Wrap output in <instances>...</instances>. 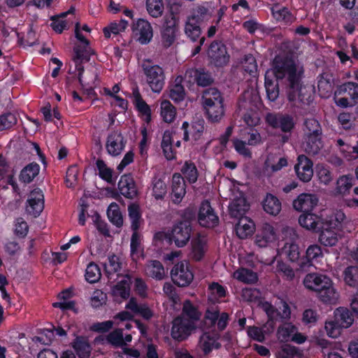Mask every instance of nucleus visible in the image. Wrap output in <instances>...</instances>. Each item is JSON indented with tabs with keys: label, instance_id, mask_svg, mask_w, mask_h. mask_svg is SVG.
I'll list each match as a JSON object with an SVG mask.
<instances>
[{
	"label": "nucleus",
	"instance_id": "obj_1",
	"mask_svg": "<svg viewBox=\"0 0 358 358\" xmlns=\"http://www.w3.org/2000/svg\"><path fill=\"white\" fill-rule=\"evenodd\" d=\"M82 31L90 33V29L86 24L80 27L77 23L75 28L76 37L84 45V47L81 48L80 46H78L75 48V55L73 59V63L69 66L66 80L69 87H81L87 90H93L96 87L94 84L96 75H90L88 72L83 75L84 69L83 63L89 60L90 55L92 54V51L88 45V41L83 35Z\"/></svg>",
	"mask_w": 358,
	"mask_h": 358
},
{
	"label": "nucleus",
	"instance_id": "obj_2",
	"mask_svg": "<svg viewBox=\"0 0 358 358\" xmlns=\"http://www.w3.org/2000/svg\"><path fill=\"white\" fill-rule=\"evenodd\" d=\"M303 73V66L292 60H283L276 57L273 62L272 68L265 74V87L266 90L278 89L279 82L286 78L291 88L298 87Z\"/></svg>",
	"mask_w": 358,
	"mask_h": 358
},
{
	"label": "nucleus",
	"instance_id": "obj_3",
	"mask_svg": "<svg viewBox=\"0 0 358 358\" xmlns=\"http://www.w3.org/2000/svg\"><path fill=\"white\" fill-rule=\"evenodd\" d=\"M199 317V313L189 301L183 306V315L176 318L173 322L171 336L174 339L184 340L196 327L194 320Z\"/></svg>",
	"mask_w": 358,
	"mask_h": 358
},
{
	"label": "nucleus",
	"instance_id": "obj_4",
	"mask_svg": "<svg viewBox=\"0 0 358 358\" xmlns=\"http://www.w3.org/2000/svg\"><path fill=\"white\" fill-rule=\"evenodd\" d=\"M345 220L343 212L339 210L331 215L321 227L319 241L324 246H334L342 238L343 224Z\"/></svg>",
	"mask_w": 358,
	"mask_h": 358
},
{
	"label": "nucleus",
	"instance_id": "obj_5",
	"mask_svg": "<svg viewBox=\"0 0 358 358\" xmlns=\"http://www.w3.org/2000/svg\"><path fill=\"white\" fill-rule=\"evenodd\" d=\"M238 106L246 110L243 118L247 125L255 127L259 123L260 113L258 108L261 106V101L257 91H244Z\"/></svg>",
	"mask_w": 358,
	"mask_h": 358
},
{
	"label": "nucleus",
	"instance_id": "obj_6",
	"mask_svg": "<svg viewBox=\"0 0 358 358\" xmlns=\"http://www.w3.org/2000/svg\"><path fill=\"white\" fill-rule=\"evenodd\" d=\"M224 99L220 91H203L202 105L208 119L219 122L224 115Z\"/></svg>",
	"mask_w": 358,
	"mask_h": 358
},
{
	"label": "nucleus",
	"instance_id": "obj_7",
	"mask_svg": "<svg viewBox=\"0 0 358 358\" xmlns=\"http://www.w3.org/2000/svg\"><path fill=\"white\" fill-rule=\"evenodd\" d=\"M282 235L283 238L287 240L281 250L282 254L292 262H299L298 264L301 268L305 267L306 262L300 259L299 248L295 243L298 238L296 230L292 227H284L282 229Z\"/></svg>",
	"mask_w": 358,
	"mask_h": 358
},
{
	"label": "nucleus",
	"instance_id": "obj_8",
	"mask_svg": "<svg viewBox=\"0 0 358 358\" xmlns=\"http://www.w3.org/2000/svg\"><path fill=\"white\" fill-rule=\"evenodd\" d=\"M178 17L173 13L167 15L162 31V41L165 47H169L174 42L178 31Z\"/></svg>",
	"mask_w": 358,
	"mask_h": 358
},
{
	"label": "nucleus",
	"instance_id": "obj_9",
	"mask_svg": "<svg viewBox=\"0 0 358 358\" xmlns=\"http://www.w3.org/2000/svg\"><path fill=\"white\" fill-rule=\"evenodd\" d=\"M275 307H273L270 303L265 301L261 304L262 308L266 312L270 321L277 320L278 317L282 319H289L291 310L289 305L283 300L279 299L275 302Z\"/></svg>",
	"mask_w": 358,
	"mask_h": 358
},
{
	"label": "nucleus",
	"instance_id": "obj_10",
	"mask_svg": "<svg viewBox=\"0 0 358 358\" xmlns=\"http://www.w3.org/2000/svg\"><path fill=\"white\" fill-rule=\"evenodd\" d=\"M171 275L174 283L181 287L189 285L194 278L189 263L187 262H181L176 264L171 271Z\"/></svg>",
	"mask_w": 358,
	"mask_h": 358
},
{
	"label": "nucleus",
	"instance_id": "obj_11",
	"mask_svg": "<svg viewBox=\"0 0 358 358\" xmlns=\"http://www.w3.org/2000/svg\"><path fill=\"white\" fill-rule=\"evenodd\" d=\"M132 34L141 44L148 43L152 36L153 30L150 23L144 19H138L132 24Z\"/></svg>",
	"mask_w": 358,
	"mask_h": 358
},
{
	"label": "nucleus",
	"instance_id": "obj_12",
	"mask_svg": "<svg viewBox=\"0 0 358 358\" xmlns=\"http://www.w3.org/2000/svg\"><path fill=\"white\" fill-rule=\"evenodd\" d=\"M277 229L278 224H275V227L268 223L262 224L255 236L256 245L260 248H265L276 241L278 239Z\"/></svg>",
	"mask_w": 358,
	"mask_h": 358
},
{
	"label": "nucleus",
	"instance_id": "obj_13",
	"mask_svg": "<svg viewBox=\"0 0 358 358\" xmlns=\"http://www.w3.org/2000/svg\"><path fill=\"white\" fill-rule=\"evenodd\" d=\"M146 80L152 90H161L163 87L164 76L162 69L158 65L143 64Z\"/></svg>",
	"mask_w": 358,
	"mask_h": 358
},
{
	"label": "nucleus",
	"instance_id": "obj_14",
	"mask_svg": "<svg viewBox=\"0 0 358 358\" xmlns=\"http://www.w3.org/2000/svg\"><path fill=\"white\" fill-rule=\"evenodd\" d=\"M205 13L206 10L204 8H199L194 10L187 17L185 27V32L192 41L196 40L201 34L199 22Z\"/></svg>",
	"mask_w": 358,
	"mask_h": 358
},
{
	"label": "nucleus",
	"instance_id": "obj_15",
	"mask_svg": "<svg viewBox=\"0 0 358 358\" xmlns=\"http://www.w3.org/2000/svg\"><path fill=\"white\" fill-rule=\"evenodd\" d=\"M44 208V194L39 188L33 189L29 194L26 211L34 217H38Z\"/></svg>",
	"mask_w": 358,
	"mask_h": 358
},
{
	"label": "nucleus",
	"instance_id": "obj_16",
	"mask_svg": "<svg viewBox=\"0 0 358 358\" xmlns=\"http://www.w3.org/2000/svg\"><path fill=\"white\" fill-rule=\"evenodd\" d=\"M230 199L231 201L229 208L231 216L238 217L241 215L248 209V205L247 204L243 192L238 189L236 190L235 185H234Z\"/></svg>",
	"mask_w": 358,
	"mask_h": 358
},
{
	"label": "nucleus",
	"instance_id": "obj_17",
	"mask_svg": "<svg viewBox=\"0 0 358 358\" xmlns=\"http://www.w3.org/2000/svg\"><path fill=\"white\" fill-rule=\"evenodd\" d=\"M219 336L215 333L205 332L199 338L197 348L203 355H208L214 350L220 348Z\"/></svg>",
	"mask_w": 358,
	"mask_h": 358
},
{
	"label": "nucleus",
	"instance_id": "obj_18",
	"mask_svg": "<svg viewBox=\"0 0 358 358\" xmlns=\"http://www.w3.org/2000/svg\"><path fill=\"white\" fill-rule=\"evenodd\" d=\"M208 55L211 62L217 66L227 64L229 59L226 47L222 43L218 42H214L210 45L208 51Z\"/></svg>",
	"mask_w": 358,
	"mask_h": 358
},
{
	"label": "nucleus",
	"instance_id": "obj_19",
	"mask_svg": "<svg viewBox=\"0 0 358 358\" xmlns=\"http://www.w3.org/2000/svg\"><path fill=\"white\" fill-rule=\"evenodd\" d=\"M198 220L199 224L204 227H213L217 224L218 217L208 201H205L201 203L199 211Z\"/></svg>",
	"mask_w": 358,
	"mask_h": 358
},
{
	"label": "nucleus",
	"instance_id": "obj_20",
	"mask_svg": "<svg viewBox=\"0 0 358 358\" xmlns=\"http://www.w3.org/2000/svg\"><path fill=\"white\" fill-rule=\"evenodd\" d=\"M297 177L303 182H308L313 176V162L306 156L301 155L294 166Z\"/></svg>",
	"mask_w": 358,
	"mask_h": 358
},
{
	"label": "nucleus",
	"instance_id": "obj_21",
	"mask_svg": "<svg viewBox=\"0 0 358 358\" xmlns=\"http://www.w3.org/2000/svg\"><path fill=\"white\" fill-rule=\"evenodd\" d=\"M190 231L191 229L187 222H180L173 227L169 238L176 246L183 247L189 240Z\"/></svg>",
	"mask_w": 358,
	"mask_h": 358
},
{
	"label": "nucleus",
	"instance_id": "obj_22",
	"mask_svg": "<svg viewBox=\"0 0 358 358\" xmlns=\"http://www.w3.org/2000/svg\"><path fill=\"white\" fill-rule=\"evenodd\" d=\"M266 122L273 128L280 127L284 132H289L294 127L293 119L289 115L268 113Z\"/></svg>",
	"mask_w": 358,
	"mask_h": 358
},
{
	"label": "nucleus",
	"instance_id": "obj_23",
	"mask_svg": "<svg viewBox=\"0 0 358 358\" xmlns=\"http://www.w3.org/2000/svg\"><path fill=\"white\" fill-rule=\"evenodd\" d=\"M329 279L326 275L310 273L304 277L303 284L307 289L318 293L324 285L329 283Z\"/></svg>",
	"mask_w": 358,
	"mask_h": 358
},
{
	"label": "nucleus",
	"instance_id": "obj_24",
	"mask_svg": "<svg viewBox=\"0 0 358 358\" xmlns=\"http://www.w3.org/2000/svg\"><path fill=\"white\" fill-rule=\"evenodd\" d=\"M124 145L122 134L120 132L113 131L107 138L106 148L109 155L117 156L123 150Z\"/></svg>",
	"mask_w": 358,
	"mask_h": 358
},
{
	"label": "nucleus",
	"instance_id": "obj_25",
	"mask_svg": "<svg viewBox=\"0 0 358 358\" xmlns=\"http://www.w3.org/2000/svg\"><path fill=\"white\" fill-rule=\"evenodd\" d=\"M318 199L315 194H301L293 202L294 209L298 211L312 210L317 205Z\"/></svg>",
	"mask_w": 358,
	"mask_h": 358
},
{
	"label": "nucleus",
	"instance_id": "obj_26",
	"mask_svg": "<svg viewBox=\"0 0 358 358\" xmlns=\"http://www.w3.org/2000/svg\"><path fill=\"white\" fill-rule=\"evenodd\" d=\"M317 294L320 299L327 304H336L340 298V294L331 278L329 283L324 285Z\"/></svg>",
	"mask_w": 358,
	"mask_h": 358
},
{
	"label": "nucleus",
	"instance_id": "obj_27",
	"mask_svg": "<svg viewBox=\"0 0 358 358\" xmlns=\"http://www.w3.org/2000/svg\"><path fill=\"white\" fill-rule=\"evenodd\" d=\"M301 146L304 151L310 155L318 153L322 148V134L302 136Z\"/></svg>",
	"mask_w": 358,
	"mask_h": 358
},
{
	"label": "nucleus",
	"instance_id": "obj_28",
	"mask_svg": "<svg viewBox=\"0 0 358 358\" xmlns=\"http://www.w3.org/2000/svg\"><path fill=\"white\" fill-rule=\"evenodd\" d=\"M236 233L241 239L251 236L255 231L254 222L248 217H241L236 224Z\"/></svg>",
	"mask_w": 358,
	"mask_h": 358
},
{
	"label": "nucleus",
	"instance_id": "obj_29",
	"mask_svg": "<svg viewBox=\"0 0 358 358\" xmlns=\"http://www.w3.org/2000/svg\"><path fill=\"white\" fill-rule=\"evenodd\" d=\"M274 329V323L270 320L264 324L263 327H250L248 329V335L259 342H263L266 335L273 332Z\"/></svg>",
	"mask_w": 358,
	"mask_h": 358
},
{
	"label": "nucleus",
	"instance_id": "obj_30",
	"mask_svg": "<svg viewBox=\"0 0 358 358\" xmlns=\"http://www.w3.org/2000/svg\"><path fill=\"white\" fill-rule=\"evenodd\" d=\"M300 225L309 231H315L321 229L324 223L323 220L318 215L313 213L302 214L299 218Z\"/></svg>",
	"mask_w": 358,
	"mask_h": 358
},
{
	"label": "nucleus",
	"instance_id": "obj_31",
	"mask_svg": "<svg viewBox=\"0 0 358 358\" xmlns=\"http://www.w3.org/2000/svg\"><path fill=\"white\" fill-rule=\"evenodd\" d=\"M120 192L128 198H133L137 194V189L133 178L129 175H124L118 182Z\"/></svg>",
	"mask_w": 358,
	"mask_h": 358
},
{
	"label": "nucleus",
	"instance_id": "obj_32",
	"mask_svg": "<svg viewBox=\"0 0 358 358\" xmlns=\"http://www.w3.org/2000/svg\"><path fill=\"white\" fill-rule=\"evenodd\" d=\"M130 276L126 275L122 277V279L117 282L112 288V294L115 299H127L130 294Z\"/></svg>",
	"mask_w": 358,
	"mask_h": 358
},
{
	"label": "nucleus",
	"instance_id": "obj_33",
	"mask_svg": "<svg viewBox=\"0 0 358 358\" xmlns=\"http://www.w3.org/2000/svg\"><path fill=\"white\" fill-rule=\"evenodd\" d=\"M333 319L343 328H349L354 322V317L347 308L339 307L334 311Z\"/></svg>",
	"mask_w": 358,
	"mask_h": 358
},
{
	"label": "nucleus",
	"instance_id": "obj_34",
	"mask_svg": "<svg viewBox=\"0 0 358 358\" xmlns=\"http://www.w3.org/2000/svg\"><path fill=\"white\" fill-rule=\"evenodd\" d=\"M186 193L184 179L179 173L172 178V199L174 203H180Z\"/></svg>",
	"mask_w": 358,
	"mask_h": 358
},
{
	"label": "nucleus",
	"instance_id": "obj_35",
	"mask_svg": "<svg viewBox=\"0 0 358 358\" xmlns=\"http://www.w3.org/2000/svg\"><path fill=\"white\" fill-rule=\"evenodd\" d=\"M175 131L173 129H168L164 132L162 140V148L165 157L171 160L176 157V152L173 148V138Z\"/></svg>",
	"mask_w": 358,
	"mask_h": 358
},
{
	"label": "nucleus",
	"instance_id": "obj_36",
	"mask_svg": "<svg viewBox=\"0 0 358 358\" xmlns=\"http://www.w3.org/2000/svg\"><path fill=\"white\" fill-rule=\"evenodd\" d=\"M206 238L199 234L192 241V250L190 256L194 260H200L206 251Z\"/></svg>",
	"mask_w": 358,
	"mask_h": 358
},
{
	"label": "nucleus",
	"instance_id": "obj_37",
	"mask_svg": "<svg viewBox=\"0 0 358 358\" xmlns=\"http://www.w3.org/2000/svg\"><path fill=\"white\" fill-rule=\"evenodd\" d=\"M262 206L266 213L273 216L278 215L281 210V202L271 194L266 195L262 201Z\"/></svg>",
	"mask_w": 358,
	"mask_h": 358
},
{
	"label": "nucleus",
	"instance_id": "obj_38",
	"mask_svg": "<svg viewBox=\"0 0 358 358\" xmlns=\"http://www.w3.org/2000/svg\"><path fill=\"white\" fill-rule=\"evenodd\" d=\"M188 128V122H184L182 125V129L184 130V139L187 141L189 139V135H190L192 138L197 140L200 138L204 130V122L203 120H199L193 123L189 130Z\"/></svg>",
	"mask_w": 358,
	"mask_h": 358
},
{
	"label": "nucleus",
	"instance_id": "obj_39",
	"mask_svg": "<svg viewBox=\"0 0 358 358\" xmlns=\"http://www.w3.org/2000/svg\"><path fill=\"white\" fill-rule=\"evenodd\" d=\"M206 322H209L210 325L215 324L217 321V327L220 330L224 329L228 321V315L227 313L219 314V311L216 309L208 310L206 313Z\"/></svg>",
	"mask_w": 358,
	"mask_h": 358
},
{
	"label": "nucleus",
	"instance_id": "obj_40",
	"mask_svg": "<svg viewBox=\"0 0 358 358\" xmlns=\"http://www.w3.org/2000/svg\"><path fill=\"white\" fill-rule=\"evenodd\" d=\"M145 273L152 278L161 280L165 276V270L162 264L156 260L150 261L145 268Z\"/></svg>",
	"mask_w": 358,
	"mask_h": 358
},
{
	"label": "nucleus",
	"instance_id": "obj_41",
	"mask_svg": "<svg viewBox=\"0 0 358 358\" xmlns=\"http://www.w3.org/2000/svg\"><path fill=\"white\" fill-rule=\"evenodd\" d=\"M271 10L273 17L285 24L292 23L294 20V16L285 7L275 5L272 7Z\"/></svg>",
	"mask_w": 358,
	"mask_h": 358
},
{
	"label": "nucleus",
	"instance_id": "obj_42",
	"mask_svg": "<svg viewBox=\"0 0 358 358\" xmlns=\"http://www.w3.org/2000/svg\"><path fill=\"white\" fill-rule=\"evenodd\" d=\"M233 277L237 280L245 284H252L257 281L258 277L252 270L240 268L233 273Z\"/></svg>",
	"mask_w": 358,
	"mask_h": 358
},
{
	"label": "nucleus",
	"instance_id": "obj_43",
	"mask_svg": "<svg viewBox=\"0 0 358 358\" xmlns=\"http://www.w3.org/2000/svg\"><path fill=\"white\" fill-rule=\"evenodd\" d=\"M73 293L71 289H66L58 294L59 301L54 303L55 308H59L62 310L74 309V302L69 299L72 297Z\"/></svg>",
	"mask_w": 358,
	"mask_h": 358
},
{
	"label": "nucleus",
	"instance_id": "obj_44",
	"mask_svg": "<svg viewBox=\"0 0 358 358\" xmlns=\"http://www.w3.org/2000/svg\"><path fill=\"white\" fill-rule=\"evenodd\" d=\"M96 341H105L113 346L122 347L124 345L123 331L121 329H116L104 338H97Z\"/></svg>",
	"mask_w": 358,
	"mask_h": 358
},
{
	"label": "nucleus",
	"instance_id": "obj_45",
	"mask_svg": "<svg viewBox=\"0 0 358 358\" xmlns=\"http://www.w3.org/2000/svg\"><path fill=\"white\" fill-rule=\"evenodd\" d=\"M40 166L36 163H31L25 166L20 173V180L25 183L31 182L38 174Z\"/></svg>",
	"mask_w": 358,
	"mask_h": 358
},
{
	"label": "nucleus",
	"instance_id": "obj_46",
	"mask_svg": "<svg viewBox=\"0 0 358 358\" xmlns=\"http://www.w3.org/2000/svg\"><path fill=\"white\" fill-rule=\"evenodd\" d=\"M134 101L138 110L143 116V119L147 122H149L151 118L150 109L148 105L141 99L139 92H134Z\"/></svg>",
	"mask_w": 358,
	"mask_h": 358
},
{
	"label": "nucleus",
	"instance_id": "obj_47",
	"mask_svg": "<svg viewBox=\"0 0 358 358\" xmlns=\"http://www.w3.org/2000/svg\"><path fill=\"white\" fill-rule=\"evenodd\" d=\"M107 215L109 220L116 227H120L123 224V218L119 206L112 203L108 208Z\"/></svg>",
	"mask_w": 358,
	"mask_h": 358
},
{
	"label": "nucleus",
	"instance_id": "obj_48",
	"mask_svg": "<svg viewBox=\"0 0 358 358\" xmlns=\"http://www.w3.org/2000/svg\"><path fill=\"white\" fill-rule=\"evenodd\" d=\"M160 115L164 122L171 123L176 118V110L169 101H164L161 103Z\"/></svg>",
	"mask_w": 358,
	"mask_h": 358
},
{
	"label": "nucleus",
	"instance_id": "obj_49",
	"mask_svg": "<svg viewBox=\"0 0 358 358\" xmlns=\"http://www.w3.org/2000/svg\"><path fill=\"white\" fill-rule=\"evenodd\" d=\"M353 178L350 176H342L337 180L335 194L345 195L352 186Z\"/></svg>",
	"mask_w": 358,
	"mask_h": 358
},
{
	"label": "nucleus",
	"instance_id": "obj_50",
	"mask_svg": "<svg viewBox=\"0 0 358 358\" xmlns=\"http://www.w3.org/2000/svg\"><path fill=\"white\" fill-rule=\"evenodd\" d=\"M141 240V235L136 231H134L131 239V255L135 261L143 255Z\"/></svg>",
	"mask_w": 358,
	"mask_h": 358
},
{
	"label": "nucleus",
	"instance_id": "obj_51",
	"mask_svg": "<svg viewBox=\"0 0 358 358\" xmlns=\"http://www.w3.org/2000/svg\"><path fill=\"white\" fill-rule=\"evenodd\" d=\"M242 138H246L248 145L256 146L262 143V138L256 130L245 129L240 134Z\"/></svg>",
	"mask_w": 358,
	"mask_h": 358
},
{
	"label": "nucleus",
	"instance_id": "obj_52",
	"mask_svg": "<svg viewBox=\"0 0 358 358\" xmlns=\"http://www.w3.org/2000/svg\"><path fill=\"white\" fill-rule=\"evenodd\" d=\"M128 26L126 20H121L118 22H111L108 26L103 29L106 37H110L111 34L117 35L124 31Z\"/></svg>",
	"mask_w": 358,
	"mask_h": 358
},
{
	"label": "nucleus",
	"instance_id": "obj_53",
	"mask_svg": "<svg viewBox=\"0 0 358 358\" xmlns=\"http://www.w3.org/2000/svg\"><path fill=\"white\" fill-rule=\"evenodd\" d=\"M104 268L108 277L111 278V276L116 274L121 268L120 258L116 255L109 256L108 262L104 264Z\"/></svg>",
	"mask_w": 358,
	"mask_h": 358
},
{
	"label": "nucleus",
	"instance_id": "obj_54",
	"mask_svg": "<svg viewBox=\"0 0 358 358\" xmlns=\"http://www.w3.org/2000/svg\"><path fill=\"white\" fill-rule=\"evenodd\" d=\"M287 165V160L285 157H280L275 163L273 157H268L265 162L264 171L269 175L271 173L280 171L282 168Z\"/></svg>",
	"mask_w": 358,
	"mask_h": 358
},
{
	"label": "nucleus",
	"instance_id": "obj_55",
	"mask_svg": "<svg viewBox=\"0 0 358 358\" xmlns=\"http://www.w3.org/2000/svg\"><path fill=\"white\" fill-rule=\"evenodd\" d=\"M343 280L350 287L358 286V266L347 267L343 271Z\"/></svg>",
	"mask_w": 358,
	"mask_h": 358
},
{
	"label": "nucleus",
	"instance_id": "obj_56",
	"mask_svg": "<svg viewBox=\"0 0 358 358\" xmlns=\"http://www.w3.org/2000/svg\"><path fill=\"white\" fill-rule=\"evenodd\" d=\"M324 330L327 335L331 338H338L342 332L343 328L332 318L327 320L324 323Z\"/></svg>",
	"mask_w": 358,
	"mask_h": 358
},
{
	"label": "nucleus",
	"instance_id": "obj_57",
	"mask_svg": "<svg viewBox=\"0 0 358 358\" xmlns=\"http://www.w3.org/2000/svg\"><path fill=\"white\" fill-rule=\"evenodd\" d=\"M322 134V128L317 120L313 118L307 119L303 127V136Z\"/></svg>",
	"mask_w": 358,
	"mask_h": 358
},
{
	"label": "nucleus",
	"instance_id": "obj_58",
	"mask_svg": "<svg viewBox=\"0 0 358 358\" xmlns=\"http://www.w3.org/2000/svg\"><path fill=\"white\" fill-rule=\"evenodd\" d=\"M73 348L80 358H88L91 352V347L83 338H78Z\"/></svg>",
	"mask_w": 358,
	"mask_h": 358
},
{
	"label": "nucleus",
	"instance_id": "obj_59",
	"mask_svg": "<svg viewBox=\"0 0 358 358\" xmlns=\"http://www.w3.org/2000/svg\"><path fill=\"white\" fill-rule=\"evenodd\" d=\"M296 330V327L294 325L291 323H285L278 328V338L280 341H287L290 338H292Z\"/></svg>",
	"mask_w": 358,
	"mask_h": 358
},
{
	"label": "nucleus",
	"instance_id": "obj_60",
	"mask_svg": "<svg viewBox=\"0 0 358 358\" xmlns=\"http://www.w3.org/2000/svg\"><path fill=\"white\" fill-rule=\"evenodd\" d=\"M129 216L131 220V228L134 231H137L141 222V212L138 205L131 203L128 207Z\"/></svg>",
	"mask_w": 358,
	"mask_h": 358
},
{
	"label": "nucleus",
	"instance_id": "obj_61",
	"mask_svg": "<svg viewBox=\"0 0 358 358\" xmlns=\"http://www.w3.org/2000/svg\"><path fill=\"white\" fill-rule=\"evenodd\" d=\"M181 172L190 183H194L196 181L198 171L194 163L186 162L181 169Z\"/></svg>",
	"mask_w": 358,
	"mask_h": 358
},
{
	"label": "nucleus",
	"instance_id": "obj_62",
	"mask_svg": "<svg viewBox=\"0 0 358 358\" xmlns=\"http://www.w3.org/2000/svg\"><path fill=\"white\" fill-rule=\"evenodd\" d=\"M306 263H317L323 257V253L321 248L316 244L310 245L306 252Z\"/></svg>",
	"mask_w": 358,
	"mask_h": 358
},
{
	"label": "nucleus",
	"instance_id": "obj_63",
	"mask_svg": "<svg viewBox=\"0 0 358 358\" xmlns=\"http://www.w3.org/2000/svg\"><path fill=\"white\" fill-rule=\"evenodd\" d=\"M337 145L339 147V151L343 157L348 161L355 160L357 155L354 152V146L345 143L342 139L337 140Z\"/></svg>",
	"mask_w": 358,
	"mask_h": 358
},
{
	"label": "nucleus",
	"instance_id": "obj_64",
	"mask_svg": "<svg viewBox=\"0 0 358 358\" xmlns=\"http://www.w3.org/2000/svg\"><path fill=\"white\" fill-rule=\"evenodd\" d=\"M316 175L320 182L324 185L329 184L333 179L329 167L324 164H317L316 166Z\"/></svg>",
	"mask_w": 358,
	"mask_h": 358
}]
</instances>
